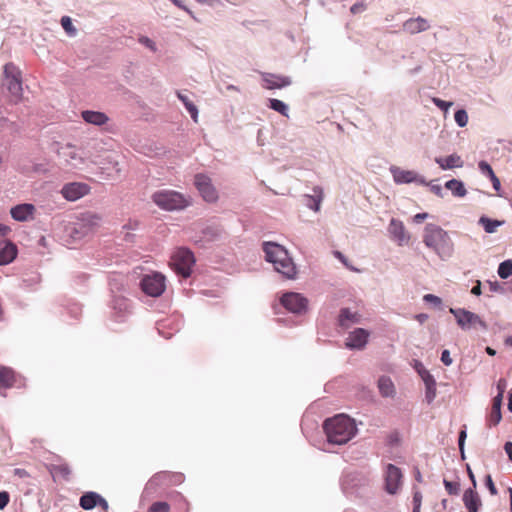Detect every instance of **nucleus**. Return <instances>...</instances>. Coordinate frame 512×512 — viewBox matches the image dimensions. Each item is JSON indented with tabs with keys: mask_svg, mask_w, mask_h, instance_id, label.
Here are the masks:
<instances>
[{
	"mask_svg": "<svg viewBox=\"0 0 512 512\" xmlns=\"http://www.w3.org/2000/svg\"><path fill=\"white\" fill-rule=\"evenodd\" d=\"M323 429L328 441L337 445L347 443L357 431L354 420L344 414L326 419Z\"/></svg>",
	"mask_w": 512,
	"mask_h": 512,
	"instance_id": "nucleus-1",
	"label": "nucleus"
},
{
	"mask_svg": "<svg viewBox=\"0 0 512 512\" xmlns=\"http://www.w3.org/2000/svg\"><path fill=\"white\" fill-rule=\"evenodd\" d=\"M266 260L274 265L277 272L288 279H294L297 270L288 252L276 243L267 242L263 245Z\"/></svg>",
	"mask_w": 512,
	"mask_h": 512,
	"instance_id": "nucleus-2",
	"label": "nucleus"
},
{
	"mask_svg": "<svg viewBox=\"0 0 512 512\" xmlns=\"http://www.w3.org/2000/svg\"><path fill=\"white\" fill-rule=\"evenodd\" d=\"M98 145L99 143L97 141H89L86 143L83 151H81V149L77 148L73 144H65L60 146L57 152L66 165L73 169H81L84 166L86 159H90L92 162L96 163L94 159L96 154L91 152L90 148Z\"/></svg>",
	"mask_w": 512,
	"mask_h": 512,
	"instance_id": "nucleus-3",
	"label": "nucleus"
},
{
	"mask_svg": "<svg viewBox=\"0 0 512 512\" xmlns=\"http://www.w3.org/2000/svg\"><path fill=\"white\" fill-rule=\"evenodd\" d=\"M423 242L433 249L440 257L450 256L453 243L448 233L435 224H427L424 229Z\"/></svg>",
	"mask_w": 512,
	"mask_h": 512,
	"instance_id": "nucleus-4",
	"label": "nucleus"
},
{
	"mask_svg": "<svg viewBox=\"0 0 512 512\" xmlns=\"http://www.w3.org/2000/svg\"><path fill=\"white\" fill-rule=\"evenodd\" d=\"M194 264V254L187 248H177L170 258L171 268L183 278L191 275Z\"/></svg>",
	"mask_w": 512,
	"mask_h": 512,
	"instance_id": "nucleus-5",
	"label": "nucleus"
},
{
	"mask_svg": "<svg viewBox=\"0 0 512 512\" xmlns=\"http://www.w3.org/2000/svg\"><path fill=\"white\" fill-rule=\"evenodd\" d=\"M449 312L455 317L457 324L462 330L476 329L480 327L487 330L488 326L481 317L463 308H450Z\"/></svg>",
	"mask_w": 512,
	"mask_h": 512,
	"instance_id": "nucleus-6",
	"label": "nucleus"
},
{
	"mask_svg": "<svg viewBox=\"0 0 512 512\" xmlns=\"http://www.w3.org/2000/svg\"><path fill=\"white\" fill-rule=\"evenodd\" d=\"M4 75L9 93L16 101L20 100L23 88L19 69L13 63H7L4 66Z\"/></svg>",
	"mask_w": 512,
	"mask_h": 512,
	"instance_id": "nucleus-7",
	"label": "nucleus"
},
{
	"mask_svg": "<svg viewBox=\"0 0 512 512\" xmlns=\"http://www.w3.org/2000/svg\"><path fill=\"white\" fill-rule=\"evenodd\" d=\"M194 184L204 201L215 203L218 200V192L210 177L202 173L196 174Z\"/></svg>",
	"mask_w": 512,
	"mask_h": 512,
	"instance_id": "nucleus-8",
	"label": "nucleus"
},
{
	"mask_svg": "<svg viewBox=\"0 0 512 512\" xmlns=\"http://www.w3.org/2000/svg\"><path fill=\"white\" fill-rule=\"evenodd\" d=\"M191 204L189 197L176 191L162 192V209L173 211L182 210Z\"/></svg>",
	"mask_w": 512,
	"mask_h": 512,
	"instance_id": "nucleus-9",
	"label": "nucleus"
},
{
	"mask_svg": "<svg viewBox=\"0 0 512 512\" xmlns=\"http://www.w3.org/2000/svg\"><path fill=\"white\" fill-rule=\"evenodd\" d=\"M281 304L290 312L300 314L305 312L308 300L299 293L288 292L281 297Z\"/></svg>",
	"mask_w": 512,
	"mask_h": 512,
	"instance_id": "nucleus-10",
	"label": "nucleus"
},
{
	"mask_svg": "<svg viewBox=\"0 0 512 512\" xmlns=\"http://www.w3.org/2000/svg\"><path fill=\"white\" fill-rule=\"evenodd\" d=\"M390 172L396 184L417 183L426 185L425 179L413 170H404L398 166H391Z\"/></svg>",
	"mask_w": 512,
	"mask_h": 512,
	"instance_id": "nucleus-11",
	"label": "nucleus"
},
{
	"mask_svg": "<svg viewBox=\"0 0 512 512\" xmlns=\"http://www.w3.org/2000/svg\"><path fill=\"white\" fill-rule=\"evenodd\" d=\"M140 288L146 298H158L160 296V274H146L140 281Z\"/></svg>",
	"mask_w": 512,
	"mask_h": 512,
	"instance_id": "nucleus-12",
	"label": "nucleus"
},
{
	"mask_svg": "<svg viewBox=\"0 0 512 512\" xmlns=\"http://www.w3.org/2000/svg\"><path fill=\"white\" fill-rule=\"evenodd\" d=\"M90 192V187L81 182L65 184L61 189L62 196L68 201H76Z\"/></svg>",
	"mask_w": 512,
	"mask_h": 512,
	"instance_id": "nucleus-13",
	"label": "nucleus"
},
{
	"mask_svg": "<svg viewBox=\"0 0 512 512\" xmlns=\"http://www.w3.org/2000/svg\"><path fill=\"white\" fill-rule=\"evenodd\" d=\"M102 223V216L95 212L86 211L79 215L76 225L82 230V234H87L93 229L99 227Z\"/></svg>",
	"mask_w": 512,
	"mask_h": 512,
	"instance_id": "nucleus-14",
	"label": "nucleus"
},
{
	"mask_svg": "<svg viewBox=\"0 0 512 512\" xmlns=\"http://www.w3.org/2000/svg\"><path fill=\"white\" fill-rule=\"evenodd\" d=\"M402 474L398 467L389 464L385 474V488L389 494H395L401 486Z\"/></svg>",
	"mask_w": 512,
	"mask_h": 512,
	"instance_id": "nucleus-15",
	"label": "nucleus"
},
{
	"mask_svg": "<svg viewBox=\"0 0 512 512\" xmlns=\"http://www.w3.org/2000/svg\"><path fill=\"white\" fill-rule=\"evenodd\" d=\"M389 232L398 245L402 246L408 244L410 235L407 233L402 221L394 218L391 219L389 224Z\"/></svg>",
	"mask_w": 512,
	"mask_h": 512,
	"instance_id": "nucleus-16",
	"label": "nucleus"
},
{
	"mask_svg": "<svg viewBox=\"0 0 512 512\" xmlns=\"http://www.w3.org/2000/svg\"><path fill=\"white\" fill-rule=\"evenodd\" d=\"M369 332L362 328L352 331L346 339V347L350 349H363L367 344Z\"/></svg>",
	"mask_w": 512,
	"mask_h": 512,
	"instance_id": "nucleus-17",
	"label": "nucleus"
},
{
	"mask_svg": "<svg viewBox=\"0 0 512 512\" xmlns=\"http://www.w3.org/2000/svg\"><path fill=\"white\" fill-rule=\"evenodd\" d=\"M171 509L173 512H188L189 504L182 495L176 494L169 503L162 502V512H170Z\"/></svg>",
	"mask_w": 512,
	"mask_h": 512,
	"instance_id": "nucleus-18",
	"label": "nucleus"
},
{
	"mask_svg": "<svg viewBox=\"0 0 512 512\" xmlns=\"http://www.w3.org/2000/svg\"><path fill=\"white\" fill-rule=\"evenodd\" d=\"M34 211L35 207L32 204L24 203L12 207L10 214L14 220L24 222L32 218Z\"/></svg>",
	"mask_w": 512,
	"mask_h": 512,
	"instance_id": "nucleus-19",
	"label": "nucleus"
},
{
	"mask_svg": "<svg viewBox=\"0 0 512 512\" xmlns=\"http://www.w3.org/2000/svg\"><path fill=\"white\" fill-rule=\"evenodd\" d=\"M429 23L422 17L411 18L403 23V30L409 34H416L429 29Z\"/></svg>",
	"mask_w": 512,
	"mask_h": 512,
	"instance_id": "nucleus-20",
	"label": "nucleus"
},
{
	"mask_svg": "<svg viewBox=\"0 0 512 512\" xmlns=\"http://www.w3.org/2000/svg\"><path fill=\"white\" fill-rule=\"evenodd\" d=\"M263 81L265 82V88L267 89H280L291 84V80L287 76L276 75V74H264Z\"/></svg>",
	"mask_w": 512,
	"mask_h": 512,
	"instance_id": "nucleus-21",
	"label": "nucleus"
},
{
	"mask_svg": "<svg viewBox=\"0 0 512 512\" xmlns=\"http://www.w3.org/2000/svg\"><path fill=\"white\" fill-rule=\"evenodd\" d=\"M81 116L86 123L95 126H103L109 121V117L100 111L85 110Z\"/></svg>",
	"mask_w": 512,
	"mask_h": 512,
	"instance_id": "nucleus-22",
	"label": "nucleus"
},
{
	"mask_svg": "<svg viewBox=\"0 0 512 512\" xmlns=\"http://www.w3.org/2000/svg\"><path fill=\"white\" fill-rule=\"evenodd\" d=\"M463 502L468 512H478L481 500L474 488L467 489L463 495Z\"/></svg>",
	"mask_w": 512,
	"mask_h": 512,
	"instance_id": "nucleus-23",
	"label": "nucleus"
},
{
	"mask_svg": "<svg viewBox=\"0 0 512 512\" xmlns=\"http://www.w3.org/2000/svg\"><path fill=\"white\" fill-rule=\"evenodd\" d=\"M17 247L8 241L3 247H0V266L8 265L17 257Z\"/></svg>",
	"mask_w": 512,
	"mask_h": 512,
	"instance_id": "nucleus-24",
	"label": "nucleus"
},
{
	"mask_svg": "<svg viewBox=\"0 0 512 512\" xmlns=\"http://www.w3.org/2000/svg\"><path fill=\"white\" fill-rule=\"evenodd\" d=\"M502 393H499L496 397L493 398L492 407L490 414L487 418V422L489 425H497L502 419L501 415V404H502Z\"/></svg>",
	"mask_w": 512,
	"mask_h": 512,
	"instance_id": "nucleus-25",
	"label": "nucleus"
},
{
	"mask_svg": "<svg viewBox=\"0 0 512 512\" xmlns=\"http://www.w3.org/2000/svg\"><path fill=\"white\" fill-rule=\"evenodd\" d=\"M360 320L361 316L356 312H351L347 308L340 311L339 325L343 328H348L351 324L359 323Z\"/></svg>",
	"mask_w": 512,
	"mask_h": 512,
	"instance_id": "nucleus-26",
	"label": "nucleus"
},
{
	"mask_svg": "<svg viewBox=\"0 0 512 512\" xmlns=\"http://www.w3.org/2000/svg\"><path fill=\"white\" fill-rule=\"evenodd\" d=\"M100 494L97 492H86L84 493L79 500V505L84 510H91L97 506V501H99Z\"/></svg>",
	"mask_w": 512,
	"mask_h": 512,
	"instance_id": "nucleus-27",
	"label": "nucleus"
},
{
	"mask_svg": "<svg viewBox=\"0 0 512 512\" xmlns=\"http://www.w3.org/2000/svg\"><path fill=\"white\" fill-rule=\"evenodd\" d=\"M435 161L444 170L452 169L455 167H461L463 165V162H462L460 156H458L456 154H452V155H449L444 158H436Z\"/></svg>",
	"mask_w": 512,
	"mask_h": 512,
	"instance_id": "nucleus-28",
	"label": "nucleus"
},
{
	"mask_svg": "<svg viewBox=\"0 0 512 512\" xmlns=\"http://www.w3.org/2000/svg\"><path fill=\"white\" fill-rule=\"evenodd\" d=\"M379 392L383 397H392L395 394V387L389 377H381L378 380Z\"/></svg>",
	"mask_w": 512,
	"mask_h": 512,
	"instance_id": "nucleus-29",
	"label": "nucleus"
},
{
	"mask_svg": "<svg viewBox=\"0 0 512 512\" xmlns=\"http://www.w3.org/2000/svg\"><path fill=\"white\" fill-rule=\"evenodd\" d=\"M15 382L14 372L7 367L0 368V389H7Z\"/></svg>",
	"mask_w": 512,
	"mask_h": 512,
	"instance_id": "nucleus-30",
	"label": "nucleus"
},
{
	"mask_svg": "<svg viewBox=\"0 0 512 512\" xmlns=\"http://www.w3.org/2000/svg\"><path fill=\"white\" fill-rule=\"evenodd\" d=\"M178 98L182 101L185 108L189 112L191 118L194 120V122L198 121V109L196 105L193 103V101L190 99V97L186 94L177 93Z\"/></svg>",
	"mask_w": 512,
	"mask_h": 512,
	"instance_id": "nucleus-31",
	"label": "nucleus"
},
{
	"mask_svg": "<svg viewBox=\"0 0 512 512\" xmlns=\"http://www.w3.org/2000/svg\"><path fill=\"white\" fill-rule=\"evenodd\" d=\"M445 187L449 189L453 195L463 197L466 194V189L463 183L459 180L452 179L446 182Z\"/></svg>",
	"mask_w": 512,
	"mask_h": 512,
	"instance_id": "nucleus-32",
	"label": "nucleus"
},
{
	"mask_svg": "<svg viewBox=\"0 0 512 512\" xmlns=\"http://www.w3.org/2000/svg\"><path fill=\"white\" fill-rule=\"evenodd\" d=\"M479 223L483 226L485 232L494 233L496 229L502 225L503 222L498 220H492L487 217L482 216L479 219Z\"/></svg>",
	"mask_w": 512,
	"mask_h": 512,
	"instance_id": "nucleus-33",
	"label": "nucleus"
},
{
	"mask_svg": "<svg viewBox=\"0 0 512 512\" xmlns=\"http://www.w3.org/2000/svg\"><path fill=\"white\" fill-rule=\"evenodd\" d=\"M269 107L281 115L288 117V106L278 99H269Z\"/></svg>",
	"mask_w": 512,
	"mask_h": 512,
	"instance_id": "nucleus-34",
	"label": "nucleus"
},
{
	"mask_svg": "<svg viewBox=\"0 0 512 512\" xmlns=\"http://www.w3.org/2000/svg\"><path fill=\"white\" fill-rule=\"evenodd\" d=\"M498 275L502 279H507L509 276L512 275V261L506 260L502 263H500L498 267Z\"/></svg>",
	"mask_w": 512,
	"mask_h": 512,
	"instance_id": "nucleus-35",
	"label": "nucleus"
},
{
	"mask_svg": "<svg viewBox=\"0 0 512 512\" xmlns=\"http://www.w3.org/2000/svg\"><path fill=\"white\" fill-rule=\"evenodd\" d=\"M61 25L68 35L74 36L76 34V29L73 26L72 20L69 16H63L61 18Z\"/></svg>",
	"mask_w": 512,
	"mask_h": 512,
	"instance_id": "nucleus-36",
	"label": "nucleus"
},
{
	"mask_svg": "<svg viewBox=\"0 0 512 512\" xmlns=\"http://www.w3.org/2000/svg\"><path fill=\"white\" fill-rule=\"evenodd\" d=\"M454 118L459 127H465L468 123V114L464 109L457 110Z\"/></svg>",
	"mask_w": 512,
	"mask_h": 512,
	"instance_id": "nucleus-37",
	"label": "nucleus"
},
{
	"mask_svg": "<svg viewBox=\"0 0 512 512\" xmlns=\"http://www.w3.org/2000/svg\"><path fill=\"white\" fill-rule=\"evenodd\" d=\"M315 197L314 196H308L310 201L314 202V206L312 207L314 211H319L320 209V202L322 200V189L319 187L314 188Z\"/></svg>",
	"mask_w": 512,
	"mask_h": 512,
	"instance_id": "nucleus-38",
	"label": "nucleus"
},
{
	"mask_svg": "<svg viewBox=\"0 0 512 512\" xmlns=\"http://www.w3.org/2000/svg\"><path fill=\"white\" fill-rule=\"evenodd\" d=\"M478 167L481 173L487 177H491L495 174L492 167L486 161H480Z\"/></svg>",
	"mask_w": 512,
	"mask_h": 512,
	"instance_id": "nucleus-39",
	"label": "nucleus"
},
{
	"mask_svg": "<svg viewBox=\"0 0 512 512\" xmlns=\"http://www.w3.org/2000/svg\"><path fill=\"white\" fill-rule=\"evenodd\" d=\"M444 486H445L446 491L450 495L458 494L459 484L457 482H451V481H448V480H444Z\"/></svg>",
	"mask_w": 512,
	"mask_h": 512,
	"instance_id": "nucleus-40",
	"label": "nucleus"
},
{
	"mask_svg": "<svg viewBox=\"0 0 512 512\" xmlns=\"http://www.w3.org/2000/svg\"><path fill=\"white\" fill-rule=\"evenodd\" d=\"M436 396V382L430 383L426 386V399L428 403H431Z\"/></svg>",
	"mask_w": 512,
	"mask_h": 512,
	"instance_id": "nucleus-41",
	"label": "nucleus"
},
{
	"mask_svg": "<svg viewBox=\"0 0 512 512\" xmlns=\"http://www.w3.org/2000/svg\"><path fill=\"white\" fill-rule=\"evenodd\" d=\"M432 102L440 109H442L443 111H448V109L453 105L452 102H447V101H444L440 98H437V97H433L432 98Z\"/></svg>",
	"mask_w": 512,
	"mask_h": 512,
	"instance_id": "nucleus-42",
	"label": "nucleus"
},
{
	"mask_svg": "<svg viewBox=\"0 0 512 512\" xmlns=\"http://www.w3.org/2000/svg\"><path fill=\"white\" fill-rule=\"evenodd\" d=\"M139 43H141L142 45H144L145 47H147L148 49H150L153 52H155L157 49L156 43L146 36H141L139 38Z\"/></svg>",
	"mask_w": 512,
	"mask_h": 512,
	"instance_id": "nucleus-43",
	"label": "nucleus"
},
{
	"mask_svg": "<svg viewBox=\"0 0 512 512\" xmlns=\"http://www.w3.org/2000/svg\"><path fill=\"white\" fill-rule=\"evenodd\" d=\"M418 372H419L422 380L424 381L425 386H428L430 383L435 382L433 376L429 373L428 370L422 369V370H419Z\"/></svg>",
	"mask_w": 512,
	"mask_h": 512,
	"instance_id": "nucleus-44",
	"label": "nucleus"
},
{
	"mask_svg": "<svg viewBox=\"0 0 512 512\" xmlns=\"http://www.w3.org/2000/svg\"><path fill=\"white\" fill-rule=\"evenodd\" d=\"M423 300L425 302L432 303L435 306H440L442 304L441 298L436 296V295H433V294H426V295H424Z\"/></svg>",
	"mask_w": 512,
	"mask_h": 512,
	"instance_id": "nucleus-45",
	"label": "nucleus"
},
{
	"mask_svg": "<svg viewBox=\"0 0 512 512\" xmlns=\"http://www.w3.org/2000/svg\"><path fill=\"white\" fill-rule=\"evenodd\" d=\"M485 484L492 495H497L498 491H497V488L492 480L491 475L488 474L485 477Z\"/></svg>",
	"mask_w": 512,
	"mask_h": 512,
	"instance_id": "nucleus-46",
	"label": "nucleus"
},
{
	"mask_svg": "<svg viewBox=\"0 0 512 512\" xmlns=\"http://www.w3.org/2000/svg\"><path fill=\"white\" fill-rule=\"evenodd\" d=\"M10 496L6 491L0 492V510H3L9 503Z\"/></svg>",
	"mask_w": 512,
	"mask_h": 512,
	"instance_id": "nucleus-47",
	"label": "nucleus"
},
{
	"mask_svg": "<svg viewBox=\"0 0 512 512\" xmlns=\"http://www.w3.org/2000/svg\"><path fill=\"white\" fill-rule=\"evenodd\" d=\"M466 437H467L466 431L465 430L460 431L458 444H459V450L461 452L462 458H464V443H465Z\"/></svg>",
	"mask_w": 512,
	"mask_h": 512,
	"instance_id": "nucleus-48",
	"label": "nucleus"
},
{
	"mask_svg": "<svg viewBox=\"0 0 512 512\" xmlns=\"http://www.w3.org/2000/svg\"><path fill=\"white\" fill-rule=\"evenodd\" d=\"M365 9H366V5L362 2H359V3H355L354 5H352V7L350 8V11L352 14H358V13L363 12Z\"/></svg>",
	"mask_w": 512,
	"mask_h": 512,
	"instance_id": "nucleus-49",
	"label": "nucleus"
},
{
	"mask_svg": "<svg viewBox=\"0 0 512 512\" xmlns=\"http://www.w3.org/2000/svg\"><path fill=\"white\" fill-rule=\"evenodd\" d=\"M422 504V494L417 491L413 495V508L420 509Z\"/></svg>",
	"mask_w": 512,
	"mask_h": 512,
	"instance_id": "nucleus-50",
	"label": "nucleus"
},
{
	"mask_svg": "<svg viewBox=\"0 0 512 512\" xmlns=\"http://www.w3.org/2000/svg\"><path fill=\"white\" fill-rule=\"evenodd\" d=\"M441 361L444 365L449 366L452 364L453 360L450 356V352L448 350H444L441 354Z\"/></svg>",
	"mask_w": 512,
	"mask_h": 512,
	"instance_id": "nucleus-51",
	"label": "nucleus"
},
{
	"mask_svg": "<svg viewBox=\"0 0 512 512\" xmlns=\"http://www.w3.org/2000/svg\"><path fill=\"white\" fill-rule=\"evenodd\" d=\"M334 256L339 259L346 267L354 270L349 264L346 257L340 251H334Z\"/></svg>",
	"mask_w": 512,
	"mask_h": 512,
	"instance_id": "nucleus-52",
	"label": "nucleus"
},
{
	"mask_svg": "<svg viewBox=\"0 0 512 512\" xmlns=\"http://www.w3.org/2000/svg\"><path fill=\"white\" fill-rule=\"evenodd\" d=\"M427 217H428L427 213H418V214L414 215L413 221L415 223L419 224V223L423 222L425 219H427Z\"/></svg>",
	"mask_w": 512,
	"mask_h": 512,
	"instance_id": "nucleus-53",
	"label": "nucleus"
},
{
	"mask_svg": "<svg viewBox=\"0 0 512 512\" xmlns=\"http://www.w3.org/2000/svg\"><path fill=\"white\" fill-rule=\"evenodd\" d=\"M97 506H100L104 511H107L109 508L108 502L101 495L99 501H97Z\"/></svg>",
	"mask_w": 512,
	"mask_h": 512,
	"instance_id": "nucleus-54",
	"label": "nucleus"
},
{
	"mask_svg": "<svg viewBox=\"0 0 512 512\" xmlns=\"http://www.w3.org/2000/svg\"><path fill=\"white\" fill-rule=\"evenodd\" d=\"M14 474L18 476L19 478H26L28 477V472L25 469L17 468L14 470Z\"/></svg>",
	"mask_w": 512,
	"mask_h": 512,
	"instance_id": "nucleus-55",
	"label": "nucleus"
},
{
	"mask_svg": "<svg viewBox=\"0 0 512 512\" xmlns=\"http://www.w3.org/2000/svg\"><path fill=\"white\" fill-rule=\"evenodd\" d=\"M489 179L492 181L494 189L498 191L500 189V180L498 177L494 174L493 176L489 177Z\"/></svg>",
	"mask_w": 512,
	"mask_h": 512,
	"instance_id": "nucleus-56",
	"label": "nucleus"
},
{
	"mask_svg": "<svg viewBox=\"0 0 512 512\" xmlns=\"http://www.w3.org/2000/svg\"><path fill=\"white\" fill-rule=\"evenodd\" d=\"M504 449L509 459L512 461V442H506L504 445Z\"/></svg>",
	"mask_w": 512,
	"mask_h": 512,
	"instance_id": "nucleus-57",
	"label": "nucleus"
},
{
	"mask_svg": "<svg viewBox=\"0 0 512 512\" xmlns=\"http://www.w3.org/2000/svg\"><path fill=\"white\" fill-rule=\"evenodd\" d=\"M467 473L472 482V488L476 489V486H477L476 479H475L474 473L472 472L470 467L467 468Z\"/></svg>",
	"mask_w": 512,
	"mask_h": 512,
	"instance_id": "nucleus-58",
	"label": "nucleus"
},
{
	"mask_svg": "<svg viewBox=\"0 0 512 512\" xmlns=\"http://www.w3.org/2000/svg\"><path fill=\"white\" fill-rule=\"evenodd\" d=\"M58 470L59 472L63 475V476H68L70 475V469L67 465H60L58 467Z\"/></svg>",
	"mask_w": 512,
	"mask_h": 512,
	"instance_id": "nucleus-59",
	"label": "nucleus"
},
{
	"mask_svg": "<svg viewBox=\"0 0 512 512\" xmlns=\"http://www.w3.org/2000/svg\"><path fill=\"white\" fill-rule=\"evenodd\" d=\"M471 293L473 295L479 296L481 295V283L477 281V284L472 288Z\"/></svg>",
	"mask_w": 512,
	"mask_h": 512,
	"instance_id": "nucleus-60",
	"label": "nucleus"
},
{
	"mask_svg": "<svg viewBox=\"0 0 512 512\" xmlns=\"http://www.w3.org/2000/svg\"><path fill=\"white\" fill-rule=\"evenodd\" d=\"M148 512H160V501L154 502Z\"/></svg>",
	"mask_w": 512,
	"mask_h": 512,
	"instance_id": "nucleus-61",
	"label": "nucleus"
},
{
	"mask_svg": "<svg viewBox=\"0 0 512 512\" xmlns=\"http://www.w3.org/2000/svg\"><path fill=\"white\" fill-rule=\"evenodd\" d=\"M115 302L117 304H119V309L120 310H126L127 307H128V305H127V303H126V301L124 299H117Z\"/></svg>",
	"mask_w": 512,
	"mask_h": 512,
	"instance_id": "nucleus-62",
	"label": "nucleus"
},
{
	"mask_svg": "<svg viewBox=\"0 0 512 512\" xmlns=\"http://www.w3.org/2000/svg\"><path fill=\"white\" fill-rule=\"evenodd\" d=\"M10 231V228L4 224H0V236H5Z\"/></svg>",
	"mask_w": 512,
	"mask_h": 512,
	"instance_id": "nucleus-63",
	"label": "nucleus"
},
{
	"mask_svg": "<svg viewBox=\"0 0 512 512\" xmlns=\"http://www.w3.org/2000/svg\"><path fill=\"white\" fill-rule=\"evenodd\" d=\"M432 192L435 193L438 196H441L442 188L439 185H434L431 188Z\"/></svg>",
	"mask_w": 512,
	"mask_h": 512,
	"instance_id": "nucleus-64",
	"label": "nucleus"
}]
</instances>
